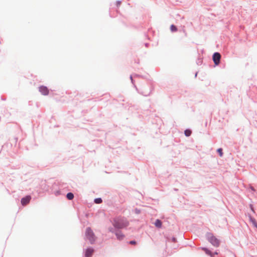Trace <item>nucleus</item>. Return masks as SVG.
Segmentation results:
<instances>
[{
  "label": "nucleus",
  "instance_id": "obj_1",
  "mask_svg": "<svg viewBox=\"0 0 257 257\" xmlns=\"http://www.w3.org/2000/svg\"><path fill=\"white\" fill-rule=\"evenodd\" d=\"M112 224L114 227L121 229L127 227L129 225V222L124 218L117 217L113 219Z\"/></svg>",
  "mask_w": 257,
  "mask_h": 257
},
{
  "label": "nucleus",
  "instance_id": "obj_2",
  "mask_svg": "<svg viewBox=\"0 0 257 257\" xmlns=\"http://www.w3.org/2000/svg\"><path fill=\"white\" fill-rule=\"evenodd\" d=\"M85 236L86 238L91 243H93L95 240L96 237L94 232L90 227H87L86 229Z\"/></svg>",
  "mask_w": 257,
  "mask_h": 257
},
{
  "label": "nucleus",
  "instance_id": "obj_3",
  "mask_svg": "<svg viewBox=\"0 0 257 257\" xmlns=\"http://www.w3.org/2000/svg\"><path fill=\"white\" fill-rule=\"evenodd\" d=\"M221 55L219 53H215L213 55V60L214 64L218 65L220 63Z\"/></svg>",
  "mask_w": 257,
  "mask_h": 257
},
{
  "label": "nucleus",
  "instance_id": "obj_4",
  "mask_svg": "<svg viewBox=\"0 0 257 257\" xmlns=\"http://www.w3.org/2000/svg\"><path fill=\"white\" fill-rule=\"evenodd\" d=\"M210 242L214 246H218L219 244V240L215 236H211L209 237Z\"/></svg>",
  "mask_w": 257,
  "mask_h": 257
},
{
  "label": "nucleus",
  "instance_id": "obj_5",
  "mask_svg": "<svg viewBox=\"0 0 257 257\" xmlns=\"http://www.w3.org/2000/svg\"><path fill=\"white\" fill-rule=\"evenodd\" d=\"M31 199V197L30 196H27L21 199L22 204L23 206L27 205L29 203Z\"/></svg>",
  "mask_w": 257,
  "mask_h": 257
},
{
  "label": "nucleus",
  "instance_id": "obj_6",
  "mask_svg": "<svg viewBox=\"0 0 257 257\" xmlns=\"http://www.w3.org/2000/svg\"><path fill=\"white\" fill-rule=\"evenodd\" d=\"M39 91L41 92V93L44 95H47L49 93V90L46 86H40L39 87Z\"/></svg>",
  "mask_w": 257,
  "mask_h": 257
},
{
  "label": "nucleus",
  "instance_id": "obj_7",
  "mask_svg": "<svg viewBox=\"0 0 257 257\" xmlns=\"http://www.w3.org/2000/svg\"><path fill=\"white\" fill-rule=\"evenodd\" d=\"M93 251H94V250L92 248H87L85 251V256L86 257H91L93 254Z\"/></svg>",
  "mask_w": 257,
  "mask_h": 257
},
{
  "label": "nucleus",
  "instance_id": "obj_8",
  "mask_svg": "<svg viewBox=\"0 0 257 257\" xmlns=\"http://www.w3.org/2000/svg\"><path fill=\"white\" fill-rule=\"evenodd\" d=\"M154 224L158 228H161L162 227V222L159 219H157Z\"/></svg>",
  "mask_w": 257,
  "mask_h": 257
},
{
  "label": "nucleus",
  "instance_id": "obj_9",
  "mask_svg": "<svg viewBox=\"0 0 257 257\" xmlns=\"http://www.w3.org/2000/svg\"><path fill=\"white\" fill-rule=\"evenodd\" d=\"M115 235L118 239H122L124 237V235L122 234L121 232H116L115 233Z\"/></svg>",
  "mask_w": 257,
  "mask_h": 257
},
{
  "label": "nucleus",
  "instance_id": "obj_10",
  "mask_svg": "<svg viewBox=\"0 0 257 257\" xmlns=\"http://www.w3.org/2000/svg\"><path fill=\"white\" fill-rule=\"evenodd\" d=\"M67 198L69 200H72L74 198V195L72 193H68L67 194Z\"/></svg>",
  "mask_w": 257,
  "mask_h": 257
},
{
  "label": "nucleus",
  "instance_id": "obj_11",
  "mask_svg": "<svg viewBox=\"0 0 257 257\" xmlns=\"http://www.w3.org/2000/svg\"><path fill=\"white\" fill-rule=\"evenodd\" d=\"M191 131L190 130H186L185 131V135L186 136L189 137L191 135Z\"/></svg>",
  "mask_w": 257,
  "mask_h": 257
},
{
  "label": "nucleus",
  "instance_id": "obj_12",
  "mask_svg": "<svg viewBox=\"0 0 257 257\" xmlns=\"http://www.w3.org/2000/svg\"><path fill=\"white\" fill-rule=\"evenodd\" d=\"M170 29L172 32H176L177 30V28H176V27L173 25L171 26Z\"/></svg>",
  "mask_w": 257,
  "mask_h": 257
},
{
  "label": "nucleus",
  "instance_id": "obj_13",
  "mask_svg": "<svg viewBox=\"0 0 257 257\" xmlns=\"http://www.w3.org/2000/svg\"><path fill=\"white\" fill-rule=\"evenodd\" d=\"M95 203L99 204L102 202V199L101 198H96L94 200Z\"/></svg>",
  "mask_w": 257,
  "mask_h": 257
},
{
  "label": "nucleus",
  "instance_id": "obj_14",
  "mask_svg": "<svg viewBox=\"0 0 257 257\" xmlns=\"http://www.w3.org/2000/svg\"><path fill=\"white\" fill-rule=\"evenodd\" d=\"M217 152H218V153L219 154V155L220 157L222 156L223 155V152H222V149L221 148H219L217 150Z\"/></svg>",
  "mask_w": 257,
  "mask_h": 257
},
{
  "label": "nucleus",
  "instance_id": "obj_15",
  "mask_svg": "<svg viewBox=\"0 0 257 257\" xmlns=\"http://www.w3.org/2000/svg\"><path fill=\"white\" fill-rule=\"evenodd\" d=\"M130 244L135 245L136 244V242L134 240H132L129 242Z\"/></svg>",
  "mask_w": 257,
  "mask_h": 257
}]
</instances>
